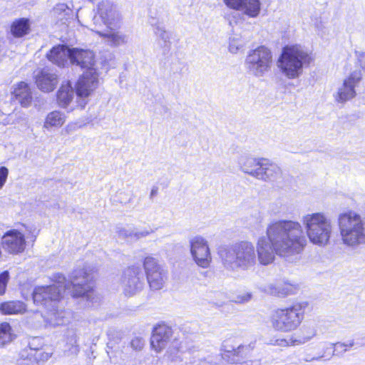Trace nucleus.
Here are the masks:
<instances>
[{
    "instance_id": "nucleus-1",
    "label": "nucleus",
    "mask_w": 365,
    "mask_h": 365,
    "mask_svg": "<svg viewBox=\"0 0 365 365\" xmlns=\"http://www.w3.org/2000/svg\"><path fill=\"white\" fill-rule=\"evenodd\" d=\"M266 237L258 239L256 245L257 261L262 265L272 264L275 255L288 261L298 259L307 244L302 225L297 221L279 220L271 222Z\"/></svg>"
},
{
    "instance_id": "nucleus-2",
    "label": "nucleus",
    "mask_w": 365,
    "mask_h": 365,
    "mask_svg": "<svg viewBox=\"0 0 365 365\" xmlns=\"http://www.w3.org/2000/svg\"><path fill=\"white\" fill-rule=\"evenodd\" d=\"M93 279V276L91 269H76L71 273V282L68 284H66V278L63 275L58 274L54 276V280L57 284L35 288L33 292L34 303L52 308L46 317L49 325L61 326L66 324L69 321L71 313L56 307V302L62 297L63 291L70 289L72 286L71 293L73 297H86L89 299L92 294L91 282Z\"/></svg>"
},
{
    "instance_id": "nucleus-3",
    "label": "nucleus",
    "mask_w": 365,
    "mask_h": 365,
    "mask_svg": "<svg viewBox=\"0 0 365 365\" xmlns=\"http://www.w3.org/2000/svg\"><path fill=\"white\" fill-rule=\"evenodd\" d=\"M219 256L223 267L227 270L246 271L253 267L257 262V255L253 244L242 241L219 248Z\"/></svg>"
},
{
    "instance_id": "nucleus-4",
    "label": "nucleus",
    "mask_w": 365,
    "mask_h": 365,
    "mask_svg": "<svg viewBox=\"0 0 365 365\" xmlns=\"http://www.w3.org/2000/svg\"><path fill=\"white\" fill-rule=\"evenodd\" d=\"M337 225L344 245L356 248L365 244V222L356 212L347 210L340 213L337 217Z\"/></svg>"
},
{
    "instance_id": "nucleus-5",
    "label": "nucleus",
    "mask_w": 365,
    "mask_h": 365,
    "mask_svg": "<svg viewBox=\"0 0 365 365\" xmlns=\"http://www.w3.org/2000/svg\"><path fill=\"white\" fill-rule=\"evenodd\" d=\"M301 221L310 242L319 247L329 245L333 232V225L326 214L308 213L302 216Z\"/></svg>"
},
{
    "instance_id": "nucleus-6",
    "label": "nucleus",
    "mask_w": 365,
    "mask_h": 365,
    "mask_svg": "<svg viewBox=\"0 0 365 365\" xmlns=\"http://www.w3.org/2000/svg\"><path fill=\"white\" fill-rule=\"evenodd\" d=\"M312 58L309 52L299 45L286 46L279 58V67L289 79L299 77L304 66L310 63Z\"/></svg>"
},
{
    "instance_id": "nucleus-7",
    "label": "nucleus",
    "mask_w": 365,
    "mask_h": 365,
    "mask_svg": "<svg viewBox=\"0 0 365 365\" xmlns=\"http://www.w3.org/2000/svg\"><path fill=\"white\" fill-rule=\"evenodd\" d=\"M306 304L296 303L288 307L276 309L271 316L272 327L279 331L295 330L304 319Z\"/></svg>"
},
{
    "instance_id": "nucleus-8",
    "label": "nucleus",
    "mask_w": 365,
    "mask_h": 365,
    "mask_svg": "<svg viewBox=\"0 0 365 365\" xmlns=\"http://www.w3.org/2000/svg\"><path fill=\"white\" fill-rule=\"evenodd\" d=\"M245 67L247 72L255 77H263L272 66V54L264 46H260L250 50L245 58Z\"/></svg>"
},
{
    "instance_id": "nucleus-9",
    "label": "nucleus",
    "mask_w": 365,
    "mask_h": 365,
    "mask_svg": "<svg viewBox=\"0 0 365 365\" xmlns=\"http://www.w3.org/2000/svg\"><path fill=\"white\" fill-rule=\"evenodd\" d=\"M121 24V16L116 6L110 0H102L97 7V12L93 18V27L96 31L108 26Z\"/></svg>"
},
{
    "instance_id": "nucleus-10",
    "label": "nucleus",
    "mask_w": 365,
    "mask_h": 365,
    "mask_svg": "<svg viewBox=\"0 0 365 365\" xmlns=\"http://www.w3.org/2000/svg\"><path fill=\"white\" fill-rule=\"evenodd\" d=\"M143 264L150 287L153 290L161 289L168 279L167 270L152 256L145 257Z\"/></svg>"
},
{
    "instance_id": "nucleus-11",
    "label": "nucleus",
    "mask_w": 365,
    "mask_h": 365,
    "mask_svg": "<svg viewBox=\"0 0 365 365\" xmlns=\"http://www.w3.org/2000/svg\"><path fill=\"white\" fill-rule=\"evenodd\" d=\"M96 69H89L78 80L76 85V94L78 98L77 106L81 109L85 108L87 104L86 98L97 88L98 80Z\"/></svg>"
},
{
    "instance_id": "nucleus-12",
    "label": "nucleus",
    "mask_w": 365,
    "mask_h": 365,
    "mask_svg": "<svg viewBox=\"0 0 365 365\" xmlns=\"http://www.w3.org/2000/svg\"><path fill=\"white\" fill-rule=\"evenodd\" d=\"M121 284L125 296L132 297L140 292L145 286L144 274L140 267L131 266L123 272Z\"/></svg>"
},
{
    "instance_id": "nucleus-13",
    "label": "nucleus",
    "mask_w": 365,
    "mask_h": 365,
    "mask_svg": "<svg viewBox=\"0 0 365 365\" xmlns=\"http://www.w3.org/2000/svg\"><path fill=\"white\" fill-rule=\"evenodd\" d=\"M253 347L251 345H240L236 349H225L222 358L235 365H260L259 359H251Z\"/></svg>"
},
{
    "instance_id": "nucleus-14",
    "label": "nucleus",
    "mask_w": 365,
    "mask_h": 365,
    "mask_svg": "<svg viewBox=\"0 0 365 365\" xmlns=\"http://www.w3.org/2000/svg\"><path fill=\"white\" fill-rule=\"evenodd\" d=\"M190 254L195 262L202 268H207L212 256L207 241L202 236L197 235L190 240Z\"/></svg>"
},
{
    "instance_id": "nucleus-15",
    "label": "nucleus",
    "mask_w": 365,
    "mask_h": 365,
    "mask_svg": "<svg viewBox=\"0 0 365 365\" xmlns=\"http://www.w3.org/2000/svg\"><path fill=\"white\" fill-rule=\"evenodd\" d=\"M362 79V73L360 70L353 71L343 83L338 88L334 95L335 101L343 103L354 98L356 95V87L359 86Z\"/></svg>"
},
{
    "instance_id": "nucleus-16",
    "label": "nucleus",
    "mask_w": 365,
    "mask_h": 365,
    "mask_svg": "<svg viewBox=\"0 0 365 365\" xmlns=\"http://www.w3.org/2000/svg\"><path fill=\"white\" fill-rule=\"evenodd\" d=\"M2 247L5 251L11 254L24 252L26 247L24 235L16 230L8 231L1 240Z\"/></svg>"
},
{
    "instance_id": "nucleus-17",
    "label": "nucleus",
    "mask_w": 365,
    "mask_h": 365,
    "mask_svg": "<svg viewBox=\"0 0 365 365\" xmlns=\"http://www.w3.org/2000/svg\"><path fill=\"white\" fill-rule=\"evenodd\" d=\"M230 9L241 11L250 18H256L261 11L259 0H223Z\"/></svg>"
},
{
    "instance_id": "nucleus-18",
    "label": "nucleus",
    "mask_w": 365,
    "mask_h": 365,
    "mask_svg": "<svg viewBox=\"0 0 365 365\" xmlns=\"http://www.w3.org/2000/svg\"><path fill=\"white\" fill-rule=\"evenodd\" d=\"M120 26H108L94 31L103 37L109 46H119L125 44L128 40V36L119 30Z\"/></svg>"
},
{
    "instance_id": "nucleus-19",
    "label": "nucleus",
    "mask_w": 365,
    "mask_h": 365,
    "mask_svg": "<svg viewBox=\"0 0 365 365\" xmlns=\"http://www.w3.org/2000/svg\"><path fill=\"white\" fill-rule=\"evenodd\" d=\"M172 329L165 324H159L153 331L150 345L156 352H160L165 348L172 336Z\"/></svg>"
},
{
    "instance_id": "nucleus-20",
    "label": "nucleus",
    "mask_w": 365,
    "mask_h": 365,
    "mask_svg": "<svg viewBox=\"0 0 365 365\" xmlns=\"http://www.w3.org/2000/svg\"><path fill=\"white\" fill-rule=\"evenodd\" d=\"M282 176L281 168L267 158L263 159L256 179L264 182H274Z\"/></svg>"
},
{
    "instance_id": "nucleus-21",
    "label": "nucleus",
    "mask_w": 365,
    "mask_h": 365,
    "mask_svg": "<svg viewBox=\"0 0 365 365\" xmlns=\"http://www.w3.org/2000/svg\"><path fill=\"white\" fill-rule=\"evenodd\" d=\"M70 62L73 65L80 66L81 68L95 69L94 54L88 50H83L76 48L71 49Z\"/></svg>"
},
{
    "instance_id": "nucleus-22",
    "label": "nucleus",
    "mask_w": 365,
    "mask_h": 365,
    "mask_svg": "<svg viewBox=\"0 0 365 365\" xmlns=\"http://www.w3.org/2000/svg\"><path fill=\"white\" fill-rule=\"evenodd\" d=\"M58 83L57 74L48 68L42 69L36 76L37 87L43 92L53 91Z\"/></svg>"
},
{
    "instance_id": "nucleus-23",
    "label": "nucleus",
    "mask_w": 365,
    "mask_h": 365,
    "mask_svg": "<svg viewBox=\"0 0 365 365\" xmlns=\"http://www.w3.org/2000/svg\"><path fill=\"white\" fill-rule=\"evenodd\" d=\"M71 49L66 45H57L50 50L46 58L58 67H64L70 60Z\"/></svg>"
},
{
    "instance_id": "nucleus-24",
    "label": "nucleus",
    "mask_w": 365,
    "mask_h": 365,
    "mask_svg": "<svg viewBox=\"0 0 365 365\" xmlns=\"http://www.w3.org/2000/svg\"><path fill=\"white\" fill-rule=\"evenodd\" d=\"M263 159L264 158L241 156L239 158L238 163L242 172L256 178Z\"/></svg>"
},
{
    "instance_id": "nucleus-25",
    "label": "nucleus",
    "mask_w": 365,
    "mask_h": 365,
    "mask_svg": "<svg viewBox=\"0 0 365 365\" xmlns=\"http://www.w3.org/2000/svg\"><path fill=\"white\" fill-rule=\"evenodd\" d=\"M153 33L157 38L162 41L164 47H170L171 42V34L166 30L163 22L159 19L151 18L150 20Z\"/></svg>"
},
{
    "instance_id": "nucleus-26",
    "label": "nucleus",
    "mask_w": 365,
    "mask_h": 365,
    "mask_svg": "<svg viewBox=\"0 0 365 365\" xmlns=\"http://www.w3.org/2000/svg\"><path fill=\"white\" fill-rule=\"evenodd\" d=\"M75 93L70 81L62 83L57 93V102L59 106L66 108L72 102Z\"/></svg>"
},
{
    "instance_id": "nucleus-27",
    "label": "nucleus",
    "mask_w": 365,
    "mask_h": 365,
    "mask_svg": "<svg viewBox=\"0 0 365 365\" xmlns=\"http://www.w3.org/2000/svg\"><path fill=\"white\" fill-rule=\"evenodd\" d=\"M14 95L16 100L24 107L29 106L32 100L31 90L27 83L21 82L16 85L14 90Z\"/></svg>"
},
{
    "instance_id": "nucleus-28",
    "label": "nucleus",
    "mask_w": 365,
    "mask_h": 365,
    "mask_svg": "<svg viewBox=\"0 0 365 365\" xmlns=\"http://www.w3.org/2000/svg\"><path fill=\"white\" fill-rule=\"evenodd\" d=\"M25 310V304L20 301H10L0 304V312L4 314H22Z\"/></svg>"
},
{
    "instance_id": "nucleus-29",
    "label": "nucleus",
    "mask_w": 365,
    "mask_h": 365,
    "mask_svg": "<svg viewBox=\"0 0 365 365\" xmlns=\"http://www.w3.org/2000/svg\"><path fill=\"white\" fill-rule=\"evenodd\" d=\"M16 338V334L8 322L0 324V347H4Z\"/></svg>"
},
{
    "instance_id": "nucleus-30",
    "label": "nucleus",
    "mask_w": 365,
    "mask_h": 365,
    "mask_svg": "<svg viewBox=\"0 0 365 365\" xmlns=\"http://www.w3.org/2000/svg\"><path fill=\"white\" fill-rule=\"evenodd\" d=\"M29 21L26 19H20L14 21L11 26V32L15 37H21L29 31Z\"/></svg>"
},
{
    "instance_id": "nucleus-31",
    "label": "nucleus",
    "mask_w": 365,
    "mask_h": 365,
    "mask_svg": "<svg viewBox=\"0 0 365 365\" xmlns=\"http://www.w3.org/2000/svg\"><path fill=\"white\" fill-rule=\"evenodd\" d=\"M66 346L68 347L67 351L71 354L77 355L79 352L80 348L78 345V337L76 331L73 329H70L66 334Z\"/></svg>"
},
{
    "instance_id": "nucleus-32",
    "label": "nucleus",
    "mask_w": 365,
    "mask_h": 365,
    "mask_svg": "<svg viewBox=\"0 0 365 365\" xmlns=\"http://www.w3.org/2000/svg\"><path fill=\"white\" fill-rule=\"evenodd\" d=\"M65 115L59 111H52L47 115L44 122V128L61 127L65 122Z\"/></svg>"
},
{
    "instance_id": "nucleus-33",
    "label": "nucleus",
    "mask_w": 365,
    "mask_h": 365,
    "mask_svg": "<svg viewBox=\"0 0 365 365\" xmlns=\"http://www.w3.org/2000/svg\"><path fill=\"white\" fill-rule=\"evenodd\" d=\"M297 288L290 284L284 283L280 285L270 284L269 286V292L272 294L279 297H284L295 293Z\"/></svg>"
},
{
    "instance_id": "nucleus-34",
    "label": "nucleus",
    "mask_w": 365,
    "mask_h": 365,
    "mask_svg": "<svg viewBox=\"0 0 365 365\" xmlns=\"http://www.w3.org/2000/svg\"><path fill=\"white\" fill-rule=\"evenodd\" d=\"M53 15L63 24L72 16V11L65 4H58L53 9Z\"/></svg>"
},
{
    "instance_id": "nucleus-35",
    "label": "nucleus",
    "mask_w": 365,
    "mask_h": 365,
    "mask_svg": "<svg viewBox=\"0 0 365 365\" xmlns=\"http://www.w3.org/2000/svg\"><path fill=\"white\" fill-rule=\"evenodd\" d=\"M51 356V354L43 351L39 349L34 353H29L26 355V358L24 360H29L30 361L29 365H36L41 361H47Z\"/></svg>"
},
{
    "instance_id": "nucleus-36",
    "label": "nucleus",
    "mask_w": 365,
    "mask_h": 365,
    "mask_svg": "<svg viewBox=\"0 0 365 365\" xmlns=\"http://www.w3.org/2000/svg\"><path fill=\"white\" fill-rule=\"evenodd\" d=\"M245 45V41L240 36H234L230 38L229 51L232 53H237L242 49Z\"/></svg>"
},
{
    "instance_id": "nucleus-37",
    "label": "nucleus",
    "mask_w": 365,
    "mask_h": 365,
    "mask_svg": "<svg viewBox=\"0 0 365 365\" xmlns=\"http://www.w3.org/2000/svg\"><path fill=\"white\" fill-rule=\"evenodd\" d=\"M41 346L42 344L41 339L37 337L32 338L29 342L28 349H25L24 351H22L21 354V357L26 359V355L29 354V351H30L29 353H34L41 349Z\"/></svg>"
},
{
    "instance_id": "nucleus-38",
    "label": "nucleus",
    "mask_w": 365,
    "mask_h": 365,
    "mask_svg": "<svg viewBox=\"0 0 365 365\" xmlns=\"http://www.w3.org/2000/svg\"><path fill=\"white\" fill-rule=\"evenodd\" d=\"M355 342L354 340H349L346 342H337L336 344H334L333 346H334V351L333 353V355L335 354H343L346 351L349 350V349L351 348L353 346H354Z\"/></svg>"
},
{
    "instance_id": "nucleus-39",
    "label": "nucleus",
    "mask_w": 365,
    "mask_h": 365,
    "mask_svg": "<svg viewBox=\"0 0 365 365\" xmlns=\"http://www.w3.org/2000/svg\"><path fill=\"white\" fill-rule=\"evenodd\" d=\"M133 230L131 227H117L116 234L119 238L133 241Z\"/></svg>"
},
{
    "instance_id": "nucleus-40",
    "label": "nucleus",
    "mask_w": 365,
    "mask_h": 365,
    "mask_svg": "<svg viewBox=\"0 0 365 365\" xmlns=\"http://www.w3.org/2000/svg\"><path fill=\"white\" fill-rule=\"evenodd\" d=\"M154 230L151 228H143L140 230H133V241L139 240L142 238L146 237L150 234L153 233Z\"/></svg>"
},
{
    "instance_id": "nucleus-41",
    "label": "nucleus",
    "mask_w": 365,
    "mask_h": 365,
    "mask_svg": "<svg viewBox=\"0 0 365 365\" xmlns=\"http://www.w3.org/2000/svg\"><path fill=\"white\" fill-rule=\"evenodd\" d=\"M9 279V273L8 271H4L0 274V295L5 293Z\"/></svg>"
},
{
    "instance_id": "nucleus-42",
    "label": "nucleus",
    "mask_w": 365,
    "mask_h": 365,
    "mask_svg": "<svg viewBox=\"0 0 365 365\" xmlns=\"http://www.w3.org/2000/svg\"><path fill=\"white\" fill-rule=\"evenodd\" d=\"M130 344L134 351H140L145 346V340L142 337L135 336L131 340Z\"/></svg>"
},
{
    "instance_id": "nucleus-43",
    "label": "nucleus",
    "mask_w": 365,
    "mask_h": 365,
    "mask_svg": "<svg viewBox=\"0 0 365 365\" xmlns=\"http://www.w3.org/2000/svg\"><path fill=\"white\" fill-rule=\"evenodd\" d=\"M310 335L312 336L313 335V332H312ZM288 341L289 346L301 345L310 341V336L308 337H302V335L297 337L292 336L290 339H288Z\"/></svg>"
},
{
    "instance_id": "nucleus-44",
    "label": "nucleus",
    "mask_w": 365,
    "mask_h": 365,
    "mask_svg": "<svg viewBox=\"0 0 365 365\" xmlns=\"http://www.w3.org/2000/svg\"><path fill=\"white\" fill-rule=\"evenodd\" d=\"M168 354L170 359L172 361H182L183 359L182 353L178 349H175V348H170Z\"/></svg>"
},
{
    "instance_id": "nucleus-45",
    "label": "nucleus",
    "mask_w": 365,
    "mask_h": 365,
    "mask_svg": "<svg viewBox=\"0 0 365 365\" xmlns=\"http://www.w3.org/2000/svg\"><path fill=\"white\" fill-rule=\"evenodd\" d=\"M9 175V169L6 167L0 168V190L4 187Z\"/></svg>"
},
{
    "instance_id": "nucleus-46",
    "label": "nucleus",
    "mask_w": 365,
    "mask_h": 365,
    "mask_svg": "<svg viewBox=\"0 0 365 365\" xmlns=\"http://www.w3.org/2000/svg\"><path fill=\"white\" fill-rule=\"evenodd\" d=\"M313 332V335L310 336V340L314 338V336L317 334V331L313 327H304L302 330V337H308L311 336V333Z\"/></svg>"
},
{
    "instance_id": "nucleus-47",
    "label": "nucleus",
    "mask_w": 365,
    "mask_h": 365,
    "mask_svg": "<svg viewBox=\"0 0 365 365\" xmlns=\"http://www.w3.org/2000/svg\"><path fill=\"white\" fill-rule=\"evenodd\" d=\"M252 298V294L250 293H246L243 294L238 295L236 298L235 302L238 303H245L249 302Z\"/></svg>"
},
{
    "instance_id": "nucleus-48",
    "label": "nucleus",
    "mask_w": 365,
    "mask_h": 365,
    "mask_svg": "<svg viewBox=\"0 0 365 365\" xmlns=\"http://www.w3.org/2000/svg\"><path fill=\"white\" fill-rule=\"evenodd\" d=\"M271 344L279 346H289V341L285 339H277L274 342H271Z\"/></svg>"
},
{
    "instance_id": "nucleus-49",
    "label": "nucleus",
    "mask_w": 365,
    "mask_h": 365,
    "mask_svg": "<svg viewBox=\"0 0 365 365\" xmlns=\"http://www.w3.org/2000/svg\"><path fill=\"white\" fill-rule=\"evenodd\" d=\"M323 357V356H314V357H310V356H307L304 359H302V361H304L305 362H311V361H319Z\"/></svg>"
},
{
    "instance_id": "nucleus-50",
    "label": "nucleus",
    "mask_w": 365,
    "mask_h": 365,
    "mask_svg": "<svg viewBox=\"0 0 365 365\" xmlns=\"http://www.w3.org/2000/svg\"><path fill=\"white\" fill-rule=\"evenodd\" d=\"M158 192V187H153L150 194V198L153 199L155 195H157Z\"/></svg>"
},
{
    "instance_id": "nucleus-51",
    "label": "nucleus",
    "mask_w": 365,
    "mask_h": 365,
    "mask_svg": "<svg viewBox=\"0 0 365 365\" xmlns=\"http://www.w3.org/2000/svg\"><path fill=\"white\" fill-rule=\"evenodd\" d=\"M76 128V124H69L66 128V131L68 133Z\"/></svg>"
},
{
    "instance_id": "nucleus-52",
    "label": "nucleus",
    "mask_w": 365,
    "mask_h": 365,
    "mask_svg": "<svg viewBox=\"0 0 365 365\" xmlns=\"http://www.w3.org/2000/svg\"><path fill=\"white\" fill-rule=\"evenodd\" d=\"M257 221L261 222L262 220V216L259 212L256 213Z\"/></svg>"
},
{
    "instance_id": "nucleus-53",
    "label": "nucleus",
    "mask_w": 365,
    "mask_h": 365,
    "mask_svg": "<svg viewBox=\"0 0 365 365\" xmlns=\"http://www.w3.org/2000/svg\"><path fill=\"white\" fill-rule=\"evenodd\" d=\"M317 29L319 30V29H320V28H321V27H322V25H320V26H319V25H317Z\"/></svg>"
}]
</instances>
